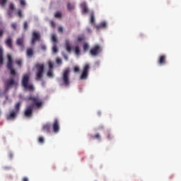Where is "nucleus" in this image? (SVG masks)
<instances>
[{
    "mask_svg": "<svg viewBox=\"0 0 181 181\" xmlns=\"http://www.w3.org/2000/svg\"><path fill=\"white\" fill-rule=\"evenodd\" d=\"M28 101H32L33 104L28 106L24 112L25 117L27 118H30L33 115V107H37V108H40L43 105V102L39 98V96L30 95L27 98Z\"/></svg>",
    "mask_w": 181,
    "mask_h": 181,
    "instance_id": "obj_1",
    "label": "nucleus"
},
{
    "mask_svg": "<svg viewBox=\"0 0 181 181\" xmlns=\"http://www.w3.org/2000/svg\"><path fill=\"white\" fill-rule=\"evenodd\" d=\"M30 81V74H25L23 76L21 80V86L26 90L27 91H33L35 90V87L33 84L29 83Z\"/></svg>",
    "mask_w": 181,
    "mask_h": 181,
    "instance_id": "obj_2",
    "label": "nucleus"
},
{
    "mask_svg": "<svg viewBox=\"0 0 181 181\" xmlns=\"http://www.w3.org/2000/svg\"><path fill=\"white\" fill-rule=\"evenodd\" d=\"M62 80L65 87H69V86H70V69L69 68L64 70Z\"/></svg>",
    "mask_w": 181,
    "mask_h": 181,
    "instance_id": "obj_3",
    "label": "nucleus"
},
{
    "mask_svg": "<svg viewBox=\"0 0 181 181\" xmlns=\"http://www.w3.org/2000/svg\"><path fill=\"white\" fill-rule=\"evenodd\" d=\"M37 73L35 80L36 81H40L43 78V73H45V65L37 64L36 65Z\"/></svg>",
    "mask_w": 181,
    "mask_h": 181,
    "instance_id": "obj_4",
    "label": "nucleus"
},
{
    "mask_svg": "<svg viewBox=\"0 0 181 181\" xmlns=\"http://www.w3.org/2000/svg\"><path fill=\"white\" fill-rule=\"evenodd\" d=\"M8 62H7V69L10 70V73L11 76H16V71L13 69V59H12V57L11 55L7 56Z\"/></svg>",
    "mask_w": 181,
    "mask_h": 181,
    "instance_id": "obj_5",
    "label": "nucleus"
},
{
    "mask_svg": "<svg viewBox=\"0 0 181 181\" xmlns=\"http://www.w3.org/2000/svg\"><path fill=\"white\" fill-rule=\"evenodd\" d=\"M19 83L13 78L8 79L5 83V91H8L11 87H18Z\"/></svg>",
    "mask_w": 181,
    "mask_h": 181,
    "instance_id": "obj_6",
    "label": "nucleus"
},
{
    "mask_svg": "<svg viewBox=\"0 0 181 181\" xmlns=\"http://www.w3.org/2000/svg\"><path fill=\"white\" fill-rule=\"evenodd\" d=\"M103 52V48L99 45H95L93 47H92L90 50V56H93V57H97L100 53Z\"/></svg>",
    "mask_w": 181,
    "mask_h": 181,
    "instance_id": "obj_7",
    "label": "nucleus"
},
{
    "mask_svg": "<svg viewBox=\"0 0 181 181\" xmlns=\"http://www.w3.org/2000/svg\"><path fill=\"white\" fill-rule=\"evenodd\" d=\"M90 70V64H86L83 66V72L81 74L80 80H87L88 78V71Z\"/></svg>",
    "mask_w": 181,
    "mask_h": 181,
    "instance_id": "obj_8",
    "label": "nucleus"
},
{
    "mask_svg": "<svg viewBox=\"0 0 181 181\" xmlns=\"http://www.w3.org/2000/svg\"><path fill=\"white\" fill-rule=\"evenodd\" d=\"M39 40H40V34L37 32H33L31 45H35V43Z\"/></svg>",
    "mask_w": 181,
    "mask_h": 181,
    "instance_id": "obj_9",
    "label": "nucleus"
},
{
    "mask_svg": "<svg viewBox=\"0 0 181 181\" xmlns=\"http://www.w3.org/2000/svg\"><path fill=\"white\" fill-rule=\"evenodd\" d=\"M18 112L12 110L10 111L9 114L6 115V119H15L16 117L18 116Z\"/></svg>",
    "mask_w": 181,
    "mask_h": 181,
    "instance_id": "obj_10",
    "label": "nucleus"
},
{
    "mask_svg": "<svg viewBox=\"0 0 181 181\" xmlns=\"http://www.w3.org/2000/svg\"><path fill=\"white\" fill-rule=\"evenodd\" d=\"M60 124L59 123V120L57 119H55L54 120V124H53V131L55 132V134H57L59 132V129H60L59 125Z\"/></svg>",
    "mask_w": 181,
    "mask_h": 181,
    "instance_id": "obj_11",
    "label": "nucleus"
},
{
    "mask_svg": "<svg viewBox=\"0 0 181 181\" xmlns=\"http://www.w3.org/2000/svg\"><path fill=\"white\" fill-rule=\"evenodd\" d=\"M5 45H6L9 47V49H13V40H12V37H8L5 40Z\"/></svg>",
    "mask_w": 181,
    "mask_h": 181,
    "instance_id": "obj_12",
    "label": "nucleus"
},
{
    "mask_svg": "<svg viewBox=\"0 0 181 181\" xmlns=\"http://www.w3.org/2000/svg\"><path fill=\"white\" fill-rule=\"evenodd\" d=\"M35 54V51H33V48H28L26 51V56L29 59H32Z\"/></svg>",
    "mask_w": 181,
    "mask_h": 181,
    "instance_id": "obj_13",
    "label": "nucleus"
},
{
    "mask_svg": "<svg viewBox=\"0 0 181 181\" xmlns=\"http://www.w3.org/2000/svg\"><path fill=\"white\" fill-rule=\"evenodd\" d=\"M14 11H15V6L13 5V4H10L8 10L7 11L9 18H12V14L13 13Z\"/></svg>",
    "mask_w": 181,
    "mask_h": 181,
    "instance_id": "obj_14",
    "label": "nucleus"
},
{
    "mask_svg": "<svg viewBox=\"0 0 181 181\" xmlns=\"http://www.w3.org/2000/svg\"><path fill=\"white\" fill-rule=\"evenodd\" d=\"M165 64H166V55L160 56L158 59V64H160V66H163Z\"/></svg>",
    "mask_w": 181,
    "mask_h": 181,
    "instance_id": "obj_15",
    "label": "nucleus"
},
{
    "mask_svg": "<svg viewBox=\"0 0 181 181\" xmlns=\"http://www.w3.org/2000/svg\"><path fill=\"white\" fill-rule=\"evenodd\" d=\"M81 8L82 9V13H88V7H87V4L86 2H83L81 4Z\"/></svg>",
    "mask_w": 181,
    "mask_h": 181,
    "instance_id": "obj_16",
    "label": "nucleus"
},
{
    "mask_svg": "<svg viewBox=\"0 0 181 181\" xmlns=\"http://www.w3.org/2000/svg\"><path fill=\"white\" fill-rule=\"evenodd\" d=\"M96 30H100V29H104L107 28V23L105 21H103L100 23L98 25L95 26Z\"/></svg>",
    "mask_w": 181,
    "mask_h": 181,
    "instance_id": "obj_17",
    "label": "nucleus"
},
{
    "mask_svg": "<svg viewBox=\"0 0 181 181\" xmlns=\"http://www.w3.org/2000/svg\"><path fill=\"white\" fill-rule=\"evenodd\" d=\"M23 37H20L16 40V45L17 46H20L21 47H25V45H23Z\"/></svg>",
    "mask_w": 181,
    "mask_h": 181,
    "instance_id": "obj_18",
    "label": "nucleus"
},
{
    "mask_svg": "<svg viewBox=\"0 0 181 181\" xmlns=\"http://www.w3.org/2000/svg\"><path fill=\"white\" fill-rule=\"evenodd\" d=\"M66 50L68 53H71V46L70 45V42L66 40L65 42Z\"/></svg>",
    "mask_w": 181,
    "mask_h": 181,
    "instance_id": "obj_19",
    "label": "nucleus"
},
{
    "mask_svg": "<svg viewBox=\"0 0 181 181\" xmlns=\"http://www.w3.org/2000/svg\"><path fill=\"white\" fill-rule=\"evenodd\" d=\"M42 131L45 132H50V124H44L42 127Z\"/></svg>",
    "mask_w": 181,
    "mask_h": 181,
    "instance_id": "obj_20",
    "label": "nucleus"
},
{
    "mask_svg": "<svg viewBox=\"0 0 181 181\" xmlns=\"http://www.w3.org/2000/svg\"><path fill=\"white\" fill-rule=\"evenodd\" d=\"M21 102L17 103L15 105V109H13V110L16 111V112L19 113V111L21 110Z\"/></svg>",
    "mask_w": 181,
    "mask_h": 181,
    "instance_id": "obj_21",
    "label": "nucleus"
},
{
    "mask_svg": "<svg viewBox=\"0 0 181 181\" xmlns=\"http://www.w3.org/2000/svg\"><path fill=\"white\" fill-rule=\"evenodd\" d=\"M90 23L92 25H95V18H94V11L90 13Z\"/></svg>",
    "mask_w": 181,
    "mask_h": 181,
    "instance_id": "obj_22",
    "label": "nucleus"
},
{
    "mask_svg": "<svg viewBox=\"0 0 181 181\" xmlns=\"http://www.w3.org/2000/svg\"><path fill=\"white\" fill-rule=\"evenodd\" d=\"M89 49H90V45H88V43L83 44L84 52H88Z\"/></svg>",
    "mask_w": 181,
    "mask_h": 181,
    "instance_id": "obj_23",
    "label": "nucleus"
},
{
    "mask_svg": "<svg viewBox=\"0 0 181 181\" xmlns=\"http://www.w3.org/2000/svg\"><path fill=\"white\" fill-rule=\"evenodd\" d=\"M47 77H49L50 78H53V70L49 69L47 73Z\"/></svg>",
    "mask_w": 181,
    "mask_h": 181,
    "instance_id": "obj_24",
    "label": "nucleus"
},
{
    "mask_svg": "<svg viewBox=\"0 0 181 181\" xmlns=\"http://www.w3.org/2000/svg\"><path fill=\"white\" fill-rule=\"evenodd\" d=\"M80 47H78V45L75 47V53L76 54V56H80Z\"/></svg>",
    "mask_w": 181,
    "mask_h": 181,
    "instance_id": "obj_25",
    "label": "nucleus"
},
{
    "mask_svg": "<svg viewBox=\"0 0 181 181\" xmlns=\"http://www.w3.org/2000/svg\"><path fill=\"white\" fill-rule=\"evenodd\" d=\"M67 9L68 11H73V9H74V5H71L70 3H68Z\"/></svg>",
    "mask_w": 181,
    "mask_h": 181,
    "instance_id": "obj_26",
    "label": "nucleus"
},
{
    "mask_svg": "<svg viewBox=\"0 0 181 181\" xmlns=\"http://www.w3.org/2000/svg\"><path fill=\"white\" fill-rule=\"evenodd\" d=\"M20 5H21V8L26 6V1L20 0Z\"/></svg>",
    "mask_w": 181,
    "mask_h": 181,
    "instance_id": "obj_27",
    "label": "nucleus"
},
{
    "mask_svg": "<svg viewBox=\"0 0 181 181\" xmlns=\"http://www.w3.org/2000/svg\"><path fill=\"white\" fill-rule=\"evenodd\" d=\"M52 50L54 53H57V52H59V49H57V45H56V44H54Z\"/></svg>",
    "mask_w": 181,
    "mask_h": 181,
    "instance_id": "obj_28",
    "label": "nucleus"
},
{
    "mask_svg": "<svg viewBox=\"0 0 181 181\" xmlns=\"http://www.w3.org/2000/svg\"><path fill=\"white\" fill-rule=\"evenodd\" d=\"M52 40L54 43V45H56V43H57V37H56V35H53L52 36Z\"/></svg>",
    "mask_w": 181,
    "mask_h": 181,
    "instance_id": "obj_29",
    "label": "nucleus"
},
{
    "mask_svg": "<svg viewBox=\"0 0 181 181\" xmlns=\"http://www.w3.org/2000/svg\"><path fill=\"white\" fill-rule=\"evenodd\" d=\"M107 139H109V141H111V139H112L114 138V136H112V134H111L110 132H108L107 134Z\"/></svg>",
    "mask_w": 181,
    "mask_h": 181,
    "instance_id": "obj_30",
    "label": "nucleus"
},
{
    "mask_svg": "<svg viewBox=\"0 0 181 181\" xmlns=\"http://www.w3.org/2000/svg\"><path fill=\"white\" fill-rule=\"evenodd\" d=\"M91 138L92 139H100V138H101V136L100 135V134H97L95 136H92Z\"/></svg>",
    "mask_w": 181,
    "mask_h": 181,
    "instance_id": "obj_31",
    "label": "nucleus"
},
{
    "mask_svg": "<svg viewBox=\"0 0 181 181\" xmlns=\"http://www.w3.org/2000/svg\"><path fill=\"white\" fill-rule=\"evenodd\" d=\"M49 70H53V62L52 61L48 62Z\"/></svg>",
    "mask_w": 181,
    "mask_h": 181,
    "instance_id": "obj_32",
    "label": "nucleus"
},
{
    "mask_svg": "<svg viewBox=\"0 0 181 181\" xmlns=\"http://www.w3.org/2000/svg\"><path fill=\"white\" fill-rule=\"evenodd\" d=\"M84 35H81L77 37V42H83L84 40Z\"/></svg>",
    "mask_w": 181,
    "mask_h": 181,
    "instance_id": "obj_33",
    "label": "nucleus"
},
{
    "mask_svg": "<svg viewBox=\"0 0 181 181\" xmlns=\"http://www.w3.org/2000/svg\"><path fill=\"white\" fill-rule=\"evenodd\" d=\"M8 0H0V5L1 6H5V5L6 4Z\"/></svg>",
    "mask_w": 181,
    "mask_h": 181,
    "instance_id": "obj_34",
    "label": "nucleus"
},
{
    "mask_svg": "<svg viewBox=\"0 0 181 181\" xmlns=\"http://www.w3.org/2000/svg\"><path fill=\"white\" fill-rule=\"evenodd\" d=\"M38 142L40 144H45V139L42 136H40L38 139Z\"/></svg>",
    "mask_w": 181,
    "mask_h": 181,
    "instance_id": "obj_35",
    "label": "nucleus"
},
{
    "mask_svg": "<svg viewBox=\"0 0 181 181\" xmlns=\"http://www.w3.org/2000/svg\"><path fill=\"white\" fill-rule=\"evenodd\" d=\"M55 18H62V13L61 12H57L54 15Z\"/></svg>",
    "mask_w": 181,
    "mask_h": 181,
    "instance_id": "obj_36",
    "label": "nucleus"
},
{
    "mask_svg": "<svg viewBox=\"0 0 181 181\" xmlns=\"http://www.w3.org/2000/svg\"><path fill=\"white\" fill-rule=\"evenodd\" d=\"M17 13L19 18H23V14H22V10L19 9Z\"/></svg>",
    "mask_w": 181,
    "mask_h": 181,
    "instance_id": "obj_37",
    "label": "nucleus"
},
{
    "mask_svg": "<svg viewBox=\"0 0 181 181\" xmlns=\"http://www.w3.org/2000/svg\"><path fill=\"white\" fill-rule=\"evenodd\" d=\"M29 27V25H28V22H25L24 23V25H23V28H24V30H28V28Z\"/></svg>",
    "mask_w": 181,
    "mask_h": 181,
    "instance_id": "obj_38",
    "label": "nucleus"
},
{
    "mask_svg": "<svg viewBox=\"0 0 181 181\" xmlns=\"http://www.w3.org/2000/svg\"><path fill=\"white\" fill-rule=\"evenodd\" d=\"M17 26H18V24L16 23H13L11 24V28L14 29V30L16 29Z\"/></svg>",
    "mask_w": 181,
    "mask_h": 181,
    "instance_id": "obj_39",
    "label": "nucleus"
},
{
    "mask_svg": "<svg viewBox=\"0 0 181 181\" xmlns=\"http://www.w3.org/2000/svg\"><path fill=\"white\" fill-rule=\"evenodd\" d=\"M74 71L75 73H78V71H80V68H78V66H75L74 69Z\"/></svg>",
    "mask_w": 181,
    "mask_h": 181,
    "instance_id": "obj_40",
    "label": "nucleus"
},
{
    "mask_svg": "<svg viewBox=\"0 0 181 181\" xmlns=\"http://www.w3.org/2000/svg\"><path fill=\"white\" fill-rule=\"evenodd\" d=\"M16 64H18V66H19L20 67L22 66V60L21 59H18L17 62H16Z\"/></svg>",
    "mask_w": 181,
    "mask_h": 181,
    "instance_id": "obj_41",
    "label": "nucleus"
},
{
    "mask_svg": "<svg viewBox=\"0 0 181 181\" xmlns=\"http://www.w3.org/2000/svg\"><path fill=\"white\" fill-rule=\"evenodd\" d=\"M56 62L57 64H62V59L60 58H57Z\"/></svg>",
    "mask_w": 181,
    "mask_h": 181,
    "instance_id": "obj_42",
    "label": "nucleus"
},
{
    "mask_svg": "<svg viewBox=\"0 0 181 181\" xmlns=\"http://www.w3.org/2000/svg\"><path fill=\"white\" fill-rule=\"evenodd\" d=\"M0 57H4V50L0 48Z\"/></svg>",
    "mask_w": 181,
    "mask_h": 181,
    "instance_id": "obj_43",
    "label": "nucleus"
},
{
    "mask_svg": "<svg viewBox=\"0 0 181 181\" xmlns=\"http://www.w3.org/2000/svg\"><path fill=\"white\" fill-rule=\"evenodd\" d=\"M4 64V57H0V65Z\"/></svg>",
    "mask_w": 181,
    "mask_h": 181,
    "instance_id": "obj_44",
    "label": "nucleus"
},
{
    "mask_svg": "<svg viewBox=\"0 0 181 181\" xmlns=\"http://www.w3.org/2000/svg\"><path fill=\"white\" fill-rule=\"evenodd\" d=\"M58 32L59 33H63V27H59Z\"/></svg>",
    "mask_w": 181,
    "mask_h": 181,
    "instance_id": "obj_45",
    "label": "nucleus"
},
{
    "mask_svg": "<svg viewBox=\"0 0 181 181\" xmlns=\"http://www.w3.org/2000/svg\"><path fill=\"white\" fill-rule=\"evenodd\" d=\"M41 49H42V50H46V49H47L46 45H41Z\"/></svg>",
    "mask_w": 181,
    "mask_h": 181,
    "instance_id": "obj_46",
    "label": "nucleus"
},
{
    "mask_svg": "<svg viewBox=\"0 0 181 181\" xmlns=\"http://www.w3.org/2000/svg\"><path fill=\"white\" fill-rule=\"evenodd\" d=\"M8 156L10 159H12V158H13V154L12 153H9Z\"/></svg>",
    "mask_w": 181,
    "mask_h": 181,
    "instance_id": "obj_47",
    "label": "nucleus"
},
{
    "mask_svg": "<svg viewBox=\"0 0 181 181\" xmlns=\"http://www.w3.org/2000/svg\"><path fill=\"white\" fill-rule=\"evenodd\" d=\"M64 59H65V60H69V57L67 54H64Z\"/></svg>",
    "mask_w": 181,
    "mask_h": 181,
    "instance_id": "obj_48",
    "label": "nucleus"
},
{
    "mask_svg": "<svg viewBox=\"0 0 181 181\" xmlns=\"http://www.w3.org/2000/svg\"><path fill=\"white\" fill-rule=\"evenodd\" d=\"M23 181H29V179L25 177L24 178H23Z\"/></svg>",
    "mask_w": 181,
    "mask_h": 181,
    "instance_id": "obj_49",
    "label": "nucleus"
},
{
    "mask_svg": "<svg viewBox=\"0 0 181 181\" xmlns=\"http://www.w3.org/2000/svg\"><path fill=\"white\" fill-rule=\"evenodd\" d=\"M87 31H88L89 33H91V29L88 28V29H87Z\"/></svg>",
    "mask_w": 181,
    "mask_h": 181,
    "instance_id": "obj_50",
    "label": "nucleus"
},
{
    "mask_svg": "<svg viewBox=\"0 0 181 181\" xmlns=\"http://www.w3.org/2000/svg\"><path fill=\"white\" fill-rule=\"evenodd\" d=\"M98 115H101V112H98Z\"/></svg>",
    "mask_w": 181,
    "mask_h": 181,
    "instance_id": "obj_51",
    "label": "nucleus"
},
{
    "mask_svg": "<svg viewBox=\"0 0 181 181\" xmlns=\"http://www.w3.org/2000/svg\"><path fill=\"white\" fill-rule=\"evenodd\" d=\"M52 26H54V23L52 22Z\"/></svg>",
    "mask_w": 181,
    "mask_h": 181,
    "instance_id": "obj_52",
    "label": "nucleus"
},
{
    "mask_svg": "<svg viewBox=\"0 0 181 181\" xmlns=\"http://www.w3.org/2000/svg\"><path fill=\"white\" fill-rule=\"evenodd\" d=\"M0 116H1V110H0Z\"/></svg>",
    "mask_w": 181,
    "mask_h": 181,
    "instance_id": "obj_53",
    "label": "nucleus"
}]
</instances>
